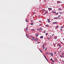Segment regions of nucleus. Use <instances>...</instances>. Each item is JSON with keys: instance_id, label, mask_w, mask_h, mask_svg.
<instances>
[{"instance_id": "nucleus-18", "label": "nucleus", "mask_w": 64, "mask_h": 64, "mask_svg": "<svg viewBox=\"0 0 64 64\" xmlns=\"http://www.w3.org/2000/svg\"><path fill=\"white\" fill-rule=\"evenodd\" d=\"M49 55H51V53L50 54V52H49Z\"/></svg>"}, {"instance_id": "nucleus-42", "label": "nucleus", "mask_w": 64, "mask_h": 64, "mask_svg": "<svg viewBox=\"0 0 64 64\" xmlns=\"http://www.w3.org/2000/svg\"><path fill=\"white\" fill-rule=\"evenodd\" d=\"M62 62H64V60H62Z\"/></svg>"}, {"instance_id": "nucleus-2", "label": "nucleus", "mask_w": 64, "mask_h": 64, "mask_svg": "<svg viewBox=\"0 0 64 64\" xmlns=\"http://www.w3.org/2000/svg\"><path fill=\"white\" fill-rule=\"evenodd\" d=\"M48 9L49 10H52V8H48Z\"/></svg>"}, {"instance_id": "nucleus-32", "label": "nucleus", "mask_w": 64, "mask_h": 64, "mask_svg": "<svg viewBox=\"0 0 64 64\" xmlns=\"http://www.w3.org/2000/svg\"><path fill=\"white\" fill-rule=\"evenodd\" d=\"M46 60H47V61H48V60L47 59H46Z\"/></svg>"}, {"instance_id": "nucleus-11", "label": "nucleus", "mask_w": 64, "mask_h": 64, "mask_svg": "<svg viewBox=\"0 0 64 64\" xmlns=\"http://www.w3.org/2000/svg\"><path fill=\"white\" fill-rule=\"evenodd\" d=\"M38 34H36V37H37V36H38Z\"/></svg>"}, {"instance_id": "nucleus-40", "label": "nucleus", "mask_w": 64, "mask_h": 64, "mask_svg": "<svg viewBox=\"0 0 64 64\" xmlns=\"http://www.w3.org/2000/svg\"><path fill=\"white\" fill-rule=\"evenodd\" d=\"M50 60H52V58L50 59Z\"/></svg>"}, {"instance_id": "nucleus-27", "label": "nucleus", "mask_w": 64, "mask_h": 64, "mask_svg": "<svg viewBox=\"0 0 64 64\" xmlns=\"http://www.w3.org/2000/svg\"><path fill=\"white\" fill-rule=\"evenodd\" d=\"M43 48V49H45V47L44 46V47H42Z\"/></svg>"}, {"instance_id": "nucleus-49", "label": "nucleus", "mask_w": 64, "mask_h": 64, "mask_svg": "<svg viewBox=\"0 0 64 64\" xmlns=\"http://www.w3.org/2000/svg\"><path fill=\"white\" fill-rule=\"evenodd\" d=\"M62 27H63V26H62V27H61V28H62Z\"/></svg>"}, {"instance_id": "nucleus-55", "label": "nucleus", "mask_w": 64, "mask_h": 64, "mask_svg": "<svg viewBox=\"0 0 64 64\" xmlns=\"http://www.w3.org/2000/svg\"><path fill=\"white\" fill-rule=\"evenodd\" d=\"M63 40H64V38H63Z\"/></svg>"}, {"instance_id": "nucleus-31", "label": "nucleus", "mask_w": 64, "mask_h": 64, "mask_svg": "<svg viewBox=\"0 0 64 64\" xmlns=\"http://www.w3.org/2000/svg\"><path fill=\"white\" fill-rule=\"evenodd\" d=\"M52 62H53L54 63V60H52Z\"/></svg>"}, {"instance_id": "nucleus-59", "label": "nucleus", "mask_w": 64, "mask_h": 64, "mask_svg": "<svg viewBox=\"0 0 64 64\" xmlns=\"http://www.w3.org/2000/svg\"><path fill=\"white\" fill-rule=\"evenodd\" d=\"M28 35H29V34H28Z\"/></svg>"}, {"instance_id": "nucleus-57", "label": "nucleus", "mask_w": 64, "mask_h": 64, "mask_svg": "<svg viewBox=\"0 0 64 64\" xmlns=\"http://www.w3.org/2000/svg\"><path fill=\"white\" fill-rule=\"evenodd\" d=\"M32 40H34V39H32Z\"/></svg>"}, {"instance_id": "nucleus-58", "label": "nucleus", "mask_w": 64, "mask_h": 64, "mask_svg": "<svg viewBox=\"0 0 64 64\" xmlns=\"http://www.w3.org/2000/svg\"><path fill=\"white\" fill-rule=\"evenodd\" d=\"M55 29H56V28Z\"/></svg>"}, {"instance_id": "nucleus-43", "label": "nucleus", "mask_w": 64, "mask_h": 64, "mask_svg": "<svg viewBox=\"0 0 64 64\" xmlns=\"http://www.w3.org/2000/svg\"><path fill=\"white\" fill-rule=\"evenodd\" d=\"M38 42V43H40V42Z\"/></svg>"}, {"instance_id": "nucleus-52", "label": "nucleus", "mask_w": 64, "mask_h": 64, "mask_svg": "<svg viewBox=\"0 0 64 64\" xmlns=\"http://www.w3.org/2000/svg\"><path fill=\"white\" fill-rule=\"evenodd\" d=\"M34 41H36V40H34Z\"/></svg>"}, {"instance_id": "nucleus-6", "label": "nucleus", "mask_w": 64, "mask_h": 64, "mask_svg": "<svg viewBox=\"0 0 64 64\" xmlns=\"http://www.w3.org/2000/svg\"><path fill=\"white\" fill-rule=\"evenodd\" d=\"M40 38H42V39H43V36H40Z\"/></svg>"}, {"instance_id": "nucleus-20", "label": "nucleus", "mask_w": 64, "mask_h": 64, "mask_svg": "<svg viewBox=\"0 0 64 64\" xmlns=\"http://www.w3.org/2000/svg\"><path fill=\"white\" fill-rule=\"evenodd\" d=\"M56 28H58V26H56Z\"/></svg>"}, {"instance_id": "nucleus-34", "label": "nucleus", "mask_w": 64, "mask_h": 64, "mask_svg": "<svg viewBox=\"0 0 64 64\" xmlns=\"http://www.w3.org/2000/svg\"><path fill=\"white\" fill-rule=\"evenodd\" d=\"M35 14V12H33V14Z\"/></svg>"}, {"instance_id": "nucleus-23", "label": "nucleus", "mask_w": 64, "mask_h": 64, "mask_svg": "<svg viewBox=\"0 0 64 64\" xmlns=\"http://www.w3.org/2000/svg\"><path fill=\"white\" fill-rule=\"evenodd\" d=\"M59 47H60V48H61V47L60 45H59Z\"/></svg>"}, {"instance_id": "nucleus-62", "label": "nucleus", "mask_w": 64, "mask_h": 64, "mask_svg": "<svg viewBox=\"0 0 64 64\" xmlns=\"http://www.w3.org/2000/svg\"><path fill=\"white\" fill-rule=\"evenodd\" d=\"M61 57H62V56H61Z\"/></svg>"}, {"instance_id": "nucleus-51", "label": "nucleus", "mask_w": 64, "mask_h": 64, "mask_svg": "<svg viewBox=\"0 0 64 64\" xmlns=\"http://www.w3.org/2000/svg\"><path fill=\"white\" fill-rule=\"evenodd\" d=\"M30 36V37H31L30 36Z\"/></svg>"}, {"instance_id": "nucleus-35", "label": "nucleus", "mask_w": 64, "mask_h": 64, "mask_svg": "<svg viewBox=\"0 0 64 64\" xmlns=\"http://www.w3.org/2000/svg\"><path fill=\"white\" fill-rule=\"evenodd\" d=\"M60 31H62V28H61L60 29Z\"/></svg>"}, {"instance_id": "nucleus-15", "label": "nucleus", "mask_w": 64, "mask_h": 64, "mask_svg": "<svg viewBox=\"0 0 64 64\" xmlns=\"http://www.w3.org/2000/svg\"><path fill=\"white\" fill-rule=\"evenodd\" d=\"M26 37H27V38H29L28 36V35H27V34H26Z\"/></svg>"}, {"instance_id": "nucleus-4", "label": "nucleus", "mask_w": 64, "mask_h": 64, "mask_svg": "<svg viewBox=\"0 0 64 64\" xmlns=\"http://www.w3.org/2000/svg\"><path fill=\"white\" fill-rule=\"evenodd\" d=\"M46 27H49V25H48V24L46 25Z\"/></svg>"}, {"instance_id": "nucleus-10", "label": "nucleus", "mask_w": 64, "mask_h": 64, "mask_svg": "<svg viewBox=\"0 0 64 64\" xmlns=\"http://www.w3.org/2000/svg\"><path fill=\"white\" fill-rule=\"evenodd\" d=\"M46 44H43L42 46V47H44V45Z\"/></svg>"}, {"instance_id": "nucleus-12", "label": "nucleus", "mask_w": 64, "mask_h": 64, "mask_svg": "<svg viewBox=\"0 0 64 64\" xmlns=\"http://www.w3.org/2000/svg\"><path fill=\"white\" fill-rule=\"evenodd\" d=\"M42 11H45L46 10H45L44 9V10H42Z\"/></svg>"}, {"instance_id": "nucleus-33", "label": "nucleus", "mask_w": 64, "mask_h": 64, "mask_svg": "<svg viewBox=\"0 0 64 64\" xmlns=\"http://www.w3.org/2000/svg\"><path fill=\"white\" fill-rule=\"evenodd\" d=\"M44 58H45L46 59H47V58H46V56H44Z\"/></svg>"}, {"instance_id": "nucleus-21", "label": "nucleus", "mask_w": 64, "mask_h": 64, "mask_svg": "<svg viewBox=\"0 0 64 64\" xmlns=\"http://www.w3.org/2000/svg\"><path fill=\"white\" fill-rule=\"evenodd\" d=\"M40 51L41 53H42V50H40Z\"/></svg>"}, {"instance_id": "nucleus-37", "label": "nucleus", "mask_w": 64, "mask_h": 64, "mask_svg": "<svg viewBox=\"0 0 64 64\" xmlns=\"http://www.w3.org/2000/svg\"><path fill=\"white\" fill-rule=\"evenodd\" d=\"M54 53L55 54H56V52L54 51Z\"/></svg>"}, {"instance_id": "nucleus-7", "label": "nucleus", "mask_w": 64, "mask_h": 64, "mask_svg": "<svg viewBox=\"0 0 64 64\" xmlns=\"http://www.w3.org/2000/svg\"><path fill=\"white\" fill-rule=\"evenodd\" d=\"M48 23H49V22H50V20L49 19H48Z\"/></svg>"}, {"instance_id": "nucleus-1", "label": "nucleus", "mask_w": 64, "mask_h": 64, "mask_svg": "<svg viewBox=\"0 0 64 64\" xmlns=\"http://www.w3.org/2000/svg\"><path fill=\"white\" fill-rule=\"evenodd\" d=\"M42 29L41 28H40L39 29V31H42Z\"/></svg>"}, {"instance_id": "nucleus-60", "label": "nucleus", "mask_w": 64, "mask_h": 64, "mask_svg": "<svg viewBox=\"0 0 64 64\" xmlns=\"http://www.w3.org/2000/svg\"><path fill=\"white\" fill-rule=\"evenodd\" d=\"M62 54H63V53H62Z\"/></svg>"}, {"instance_id": "nucleus-3", "label": "nucleus", "mask_w": 64, "mask_h": 64, "mask_svg": "<svg viewBox=\"0 0 64 64\" xmlns=\"http://www.w3.org/2000/svg\"><path fill=\"white\" fill-rule=\"evenodd\" d=\"M57 23V22H54L52 23V24H56Z\"/></svg>"}, {"instance_id": "nucleus-45", "label": "nucleus", "mask_w": 64, "mask_h": 64, "mask_svg": "<svg viewBox=\"0 0 64 64\" xmlns=\"http://www.w3.org/2000/svg\"><path fill=\"white\" fill-rule=\"evenodd\" d=\"M46 13L47 14L48 13V12H46Z\"/></svg>"}, {"instance_id": "nucleus-5", "label": "nucleus", "mask_w": 64, "mask_h": 64, "mask_svg": "<svg viewBox=\"0 0 64 64\" xmlns=\"http://www.w3.org/2000/svg\"><path fill=\"white\" fill-rule=\"evenodd\" d=\"M50 54H51V56H53V53H52V52H50Z\"/></svg>"}, {"instance_id": "nucleus-44", "label": "nucleus", "mask_w": 64, "mask_h": 64, "mask_svg": "<svg viewBox=\"0 0 64 64\" xmlns=\"http://www.w3.org/2000/svg\"><path fill=\"white\" fill-rule=\"evenodd\" d=\"M48 39H49V40H50V38H48Z\"/></svg>"}, {"instance_id": "nucleus-8", "label": "nucleus", "mask_w": 64, "mask_h": 64, "mask_svg": "<svg viewBox=\"0 0 64 64\" xmlns=\"http://www.w3.org/2000/svg\"><path fill=\"white\" fill-rule=\"evenodd\" d=\"M31 31H35V30L34 29H32L31 30Z\"/></svg>"}, {"instance_id": "nucleus-30", "label": "nucleus", "mask_w": 64, "mask_h": 64, "mask_svg": "<svg viewBox=\"0 0 64 64\" xmlns=\"http://www.w3.org/2000/svg\"><path fill=\"white\" fill-rule=\"evenodd\" d=\"M60 16H61L60 15H59L58 16V17H60Z\"/></svg>"}, {"instance_id": "nucleus-9", "label": "nucleus", "mask_w": 64, "mask_h": 64, "mask_svg": "<svg viewBox=\"0 0 64 64\" xmlns=\"http://www.w3.org/2000/svg\"><path fill=\"white\" fill-rule=\"evenodd\" d=\"M56 12H54L53 11L52 12V13H55Z\"/></svg>"}, {"instance_id": "nucleus-38", "label": "nucleus", "mask_w": 64, "mask_h": 64, "mask_svg": "<svg viewBox=\"0 0 64 64\" xmlns=\"http://www.w3.org/2000/svg\"><path fill=\"white\" fill-rule=\"evenodd\" d=\"M44 14H45V15H46V12H44Z\"/></svg>"}, {"instance_id": "nucleus-63", "label": "nucleus", "mask_w": 64, "mask_h": 64, "mask_svg": "<svg viewBox=\"0 0 64 64\" xmlns=\"http://www.w3.org/2000/svg\"><path fill=\"white\" fill-rule=\"evenodd\" d=\"M61 57H62V56Z\"/></svg>"}, {"instance_id": "nucleus-56", "label": "nucleus", "mask_w": 64, "mask_h": 64, "mask_svg": "<svg viewBox=\"0 0 64 64\" xmlns=\"http://www.w3.org/2000/svg\"><path fill=\"white\" fill-rule=\"evenodd\" d=\"M41 21H40V22H41Z\"/></svg>"}, {"instance_id": "nucleus-29", "label": "nucleus", "mask_w": 64, "mask_h": 64, "mask_svg": "<svg viewBox=\"0 0 64 64\" xmlns=\"http://www.w3.org/2000/svg\"><path fill=\"white\" fill-rule=\"evenodd\" d=\"M57 38L56 37H54L55 39H57Z\"/></svg>"}, {"instance_id": "nucleus-53", "label": "nucleus", "mask_w": 64, "mask_h": 64, "mask_svg": "<svg viewBox=\"0 0 64 64\" xmlns=\"http://www.w3.org/2000/svg\"><path fill=\"white\" fill-rule=\"evenodd\" d=\"M52 64H53V63H52Z\"/></svg>"}, {"instance_id": "nucleus-28", "label": "nucleus", "mask_w": 64, "mask_h": 64, "mask_svg": "<svg viewBox=\"0 0 64 64\" xmlns=\"http://www.w3.org/2000/svg\"><path fill=\"white\" fill-rule=\"evenodd\" d=\"M48 33H46V35H48Z\"/></svg>"}, {"instance_id": "nucleus-48", "label": "nucleus", "mask_w": 64, "mask_h": 64, "mask_svg": "<svg viewBox=\"0 0 64 64\" xmlns=\"http://www.w3.org/2000/svg\"><path fill=\"white\" fill-rule=\"evenodd\" d=\"M41 26V24L40 25V26Z\"/></svg>"}, {"instance_id": "nucleus-25", "label": "nucleus", "mask_w": 64, "mask_h": 64, "mask_svg": "<svg viewBox=\"0 0 64 64\" xmlns=\"http://www.w3.org/2000/svg\"><path fill=\"white\" fill-rule=\"evenodd\" d=\"M58 18H54V19H58Z\"/></svg>"}, {"instance_id": "nucleus-13", "label": "nucleus", "mask_w": 64, "mask_h": 64, "mask_svg": "<svg viewBox=\"0 0 64 64\" xmlns=\"http://www.w3.org/2000/svg\"><path fill=\"white\" fill-rule=\"evenodd\" d=\"M26 31H27V30H28V28H27V27H26Z\"/></svg>"}, {"instance_id": "nucleus-22", "label": "nucleus", "mask_w": 64, "mask_h": 64, "mask_svg": "<svg viewBox=\"0 0 64 64\" xmlns=\"http://www.w3.org/2000/svg\"><path fill=\"white\" fill-rule=\"evenodd\" d=\"M31 25H33V23H32L31 24Z\"/></svg>"}, {"instance_id": "nucleus-17", "label": "nucleus", "mask_w": 64, "mask_h": 64, "mask_svg": "<svg viewBox=\"0 0 64 64\" xmlns=\"http://www.w3.org/2000/svg\"><path fill=\"white\" fill-rule=\"evenodd\" d=\"M26 22H28V20H26Z\"/></svg>"}, {"instance_id": "nucleus-54", "label": "nucleus", "mask_w": 64, "mask_h": 64, "mask_svg": "<svg viewBox=\"0 0 64 64\" xmlns=\"http://www.w3.org/2000/svg\"><path fill=\"white\" fill-rule=\"evenodd\" d=\"M53 35H52V36H53Z\"/></svg>"}, {"instance_id": "nucleus-26", "label": "nucleus", "mask_w": 64, "mask_h": 64, "mask_svg": "<svg viewBox=\"0 0 64 64\" xmlns=\"http://www.w3.org/2000/svg\"><path fill=\"white\" fill-rule=\"evenodd\" d=\"M36 41H38V39H37V38H36Z\"/></svg>"}, {"instance_id": "nucleus-19", "label": "nucleus", "mask_w": 64, "mask_h": 64, "mask_svg": "<svg viewBox=\"0 0 64 64\" xmlns=\"http://www.w3.org/2000/svg\"><path fill=\"white\" fill-rule=\"evenodd\" d=\"M47 50V48H46L45 50V51H46Z\"/></svg>"}, {"instance_id": "nucleus-39", "label": "nucleus", "mask_w": 64, "mask_h": 64, "mask_svg": "<svg viewBox=\"0 0 64 64\" xmlns=\"http://www.w3.org/2000/svg\"><path fill=\"white\" fill-rule=\"evenodd\" d=\"M31 37H32V38H34V37H33V36H31Z\"/></svg>"}, {"instance_id": "nucleus-47", "label": "nucleus", "mask_w": 64, "mask_h": 64, "mask_svg": "<svg viewBox=\"0 0 64 64\" xmlns=\"http://www.w3.org/2000/svg\"><path fill=\"white\" fill-rule=\"evenodd\" d=\"M61 43H62H62H63V42H61Z\"/></svg>"}, {"instance_id": "nucleus-50", "label": "nucleus", "mask_w": 64, "mask_h": 64, "mask_svg": "<svg viewBox=\"0 0 64 64\" xmlns=\"http://www.w3.org/2000/svg\"><path fill=\"white\" fill-rule=\"evenodd\" d=\"M37 30H38V29H37Z\"/></svg>"}, {"instance_id": "nucleus-24", "label": "nucleus", "mask_w": 64, "mask_h": 64, "mask_svg": "<svg viewBox=\"0 0 64 64\" xmlns=\"http://www.w3.org/2000/svg\"><path fill=\"white\" fill-rule=\"evenodd\" d=\"M59 13H60V14H62V12H59Z\"/></svg>"}, {"instance_id": "nucleus-14", "label": "nucleus", "mask_w": 64, "mask_h": 64, "mask_svg": "<svg viewBox=\"0 0 64 64\" xmlns=\"http://www.w3.org/2000/svg\"><path fill=\"white\" fill-rule=\"evenodd\" d=\"M48 54V52H46V53L45 54V55H47Z\"/></svg>"}, {"instance_id": "nucleus-36", "label": "nucleus", "mask_w": 64, "mask_h": 64, "mask_svg": "<svg viewBox=\"0 0 64 64\" xmlns=\"http://www.w3.org/2000/svg\"><path fill=\"white\" fill-rule=\"evenodd\" d=\"M56 14H57V15H58V13H56Z\"/></svg>"}, {"instance_id": "nucleus-61", "label": "nucleus", "mask_w": 64, "mask_h": 64, "mask_svg": "<svg viewBox=\"0 0 64 64\" xmlns=\"http://www.w3.org/2000/svg\"><path fill=\"white\" fill-rule=\"evenodd\" d=\"M62 54H63V53H62Z\"/></svg>"}, {"instance_id": "nucleus-46", "label": "nucleus", "mask_w": 64, "mask_h": 64, "mask_svg": "<svg viewBox=\"0 0 64 64\" xmlns=\"http://www.w3.org/2000/svg\"><path fill=\"white\" fill-rule=\"evenodd\" d=\"M44 56L45 57V56L44 55Z\"/></svg>"}, {"instance_id": "nucleus-16", "label": "nucleus", "mask_w": 64, "mask_h": 64, "mask_svg": "<svg viewBox=\"0 0 64 64\" xmlns=\"http://www.w3.org/2000/svg\"><path fill=\"white\" fill-rule=\"evenodd\" d=\"M58 10H60V11H61V8H58Z\"/></svg>"}, {"instance_id": "nucleus-41", "label": "nucleus", "mask_w": 64, "mask_h": 64, "mask_svg": "<svg viewBox=\"0 0 64 64\" xmlns=\"http://www.w3.org/2000/svg\"><path fill=\"white\" fill-rule=\"evenodd\" d=\"M45 32H46L45 31H44V33H45Z\"/></svg>"}]
</instances>
